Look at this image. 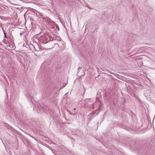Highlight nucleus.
<instances>
[{"instance_id":"nucleus-3","label":"nucleus","mask_w":155,"mask_h":155,"mask_svg":"<svg viewBox=\"0 0 155 155\" xmlns=\"http://www.w3.org/2000/svg\"><path fill=\"white\" fill-rule=\"evenodd\" d=\"M53 40H57V41H59L60 40V38L58 36H57L55 37H53L52 38V41Z\"/></svg>"},{"instance_id":"nucleus-8","label":"nucleus","mask_w":155,"mask_h":155,"mask_svg":"<svg viewBox=\"0 0 155 155\" xmlns=\"http://www.w3.org/2000/svg\"><path fill=\"white\" fill-rule=\"evenodd\" d=\"M86 5L87 6V7H88V8H90V9H91V8H89V7H88V6L87 5V3H86Z\"/></svg>"},{"instance_id":"nucleus-10","label":"nucleus","mask_w":155,"mask_h":155,"mask_svg":"<svg viewBox=\"0 0 155 155\" xmlns=\"http://www.w3.org/2000/svg\"><path fill=\"white\" fill-rule=\"evenodd\" d=\"M56 44H57V45H58V44H56L55 45H56Z\"/></svg>"},{"instance_id":"nucleus-9","label":"nucleus","mask_w":155,"mask_h":155,"mask_svg":"<svg viewBox=\"0 0 155 155\" xmlns=\"http://www.w3.org/2000/svg\"><path fill=\"white\" fill-rule=\"evenodd\" d=\"M74 110H75V109H76V108H74Z\"/></svg>"},{"instance_id":"nucleus-4","label":"nucleus","mask_w":155,"mask_h":155,"mask_svg":"<svg viewBox=\"0 0 155 155\" xmlns=\"http://www.w3.org/2000/svg\"><path fill=\"white\" fill-rule=\"evenodd\" d=\"M107 71L110 74H114V73H112V72H111L110 71H108V70H107Z\"/></svg>"},{"instance_id":"nucleus-1","label":"nucleus","mask_w":155,"mask_h":155,"mask_svg":"<svg viewBox=\"0 0 155 155\" xmlns=\"http://www.w3.org/2000/svg\"><path fill=\"white\" fill-rule=\"evenodd\" d=\"M43 22H45L48 25L51 26L52 27L54 26V22L51 20L49 17H45L42 18Z\"/></svg>"},{"instance_id":"nucleus-6","label":"nucleus","mask_w":155,"mask_h":155,"mask_svg":"<svg viewBox=\"0 0 155 155\" xmlns=\"http://www.w3.org/2000/svg\"><path fill=\"white\" fill-rule=\"evenodd\" d=\"M83 89L84 90V93L85 91V88L84 87H83Z\"/></svg>"},{"instance_id":"nucleus-2","label":"nucleus","mask_w":155,"mask_h":155,"mask_svg":"<svg viewBox=\"0 0 155 155\" xmlns=\"http://www.w3.org/2000/svg\"><path fill=\"white\" fill-rule=\"evenodd\" d=\"M41 38L42 42L44 44L48 43L50 41H51V38H50L48 35H44L42 36Z\"/></svg>"},{"instance_id":"nucleus-5","label":"nucleus","mask_w":155,"mask_h":155,"mask_svg":"<svg viewBox=\"0 0 155 155\" xmlns=\"http://www.w3.org/2000/svg\"><path fill=\"white\" fill-rule=\"evenodd\" d=\"M4 37L5 38H7V37L6 36V33L5 32H4Z\"/></svg>"},{"instance_id":"nucleus-7","label":"nucleus","mask_w":155,"mask_h":155,"mask_svg":"<svg viewBox=\"0 0 155 155\" xmlns=\"http://www.w3.org/2000/svg\"><path fill=\"white\" fill-rule=\"evenodd\" d=\"M3 42L5 43V44H6V43L7 42L6 40L5 41L4 40H3Z\"/></svg>"},{"instance_id":"nucleus-11","label":"nucleus","mask_w":155,"mask_h":155,"mask_svg":"<svg viewBox=\"0 0 155 155\" xmlns=\"http://www.w3.org/2000/svg\"><path fill=\"white\" fill-rule=\"evenodd\" d=\"M78 68V69H79V68Z\"/></svg>"}]
</instances>
